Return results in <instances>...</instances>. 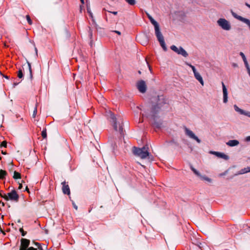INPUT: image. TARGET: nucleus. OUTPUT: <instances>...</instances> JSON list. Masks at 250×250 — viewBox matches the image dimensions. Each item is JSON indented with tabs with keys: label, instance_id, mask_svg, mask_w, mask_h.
Segmentation results:
<instances>
[{
	"label": "nucleus",
	"instance_id": "f257e3e1",
	"mask_svg": "<svg viewBox=\"0 0 250 250\" xmlns=\"http://www.w3.org/2000/svg\"><path fill=\"white\" fill-rule=\"evenodd\" d=\"M148 18L151 23L154 26L155 34L161 46L165 51H166L167 47L164 41V37L160 32L158 23L151 17L148 16Z\"/></svg>",
	"mask_w": 250,
	"mask_h": 250
},
{
	"label": "nucleus",
	"instance_id": "f03ea898",
	"mask_svg": "<svg viewBox=\"0 0 250 250\" xmlns=\"http://www.w3.org/2000/svg\"><path fill=\"white\" fill-rule=\"evenodd\" d=\"M132 151L134 155L140 157L141 159H145L149 156L148 147L144 146L142 148L133 147Z\"/></svg>",
	"mask_w": 250,
	"mask_h": 250
},
{
	"label": "nucleus",
	"instance_id": "7ed1b4c3",
	"mask_svg": "<svg viewBox=\"0 0 250 250\" xmlns=\"http://www.w3.org/2000/svg\"><path fill=\"white\" fill-rule=\"evenodd\" d=\"M111 118L112 120V122L113 123V126L115 130L119 132L121 134H122L123 132L122 123L117 124L116 119L114 114H111Z\"/></svg>",
	"mask_w": 250,
	"mask_h": 250
},
{
	"label": "nucleus",
	"instance_id": "20e7f679",
	"mask_svg": "<svg viewBox=\"0 0 250 250\" xmlns=\"http://www.w3.org/2000/svg\"><path fill=\"white\" fill-rule=\"evenodd\" d=\"M5 200L6 201L11 200L14 202H18L19 198V196L15 190H12L5 196Z\"/></svg>",
	"mask_w": 250,
	"mask_h": 250
},
{
	"label": "nucleus",
	"instance_id": "39448f33",
	"mask_svg": "<svg viewBox=\"0 0 250 250\" xmlns=\"http://www.w3.org/2000/svg\"><path fill=\"white\" fill-rule=\"evenodd\" d=\"M217 23L224 30H229L231 28L229 22L225 19H219L217 21Z\"/></svg>",
	"mask_w": 250,
	"mask_h": 250
},
{
	"label": "nucleus",
	"instance_id": "423d86ee",
	"mask_svg": "<svg viewBox=\"0 0 250 250\" xmlns=\"http://www.w3.org/2000/svg\"><path fill=\"white\" fill-rule=\"evenodd\" d=\"M170 48L172 50L177 53L178 54L182 55L183 56L186 57L188 54L187 52L182 47H177L175 45H172L170 46Z\"/></svg>",
	"mask_w": 250,
	"mask_h": 250
},
{
	"label": "nucleus",
	"instance_id": "0eeeda50",
	"mask_svg": "<svg viewBox=\"0 0 250 250\" xmlns=\"http://www.w3.org/2000/svg\"><path fill=\"white\" fill-rule=\"evenodd\" d=\"M193 250H209V248L206 243L199 242L195 245Z\"/></svg>",
	"mask_w": 250,
	"mask_h": 250
},
{
	"label": "nucleus",
	"instance_id": "6e6552de",
	"mask_svg": "<svg viewBox=\"0 0 250 250\" xmlns=\"http://www.w3.org/2000/svg\"><path fill=\"white\" fill-rule=\"evenodd\" d=\"M137 87L141 93H145L146 91V85L145 81L141 80L137 83Z\"/></svg>",
	"mask_w": 250,
	"mask_h": 250
},
{
	"label": "nucleus",
	"instance_id": "1a4fd4ad",
	"mask_svg": "<svg viewBox=\"0 0 250 250\" xmlns=\"http://www.w3.org/2000/svg\"><path fill=\"white\" fill-rule=\"evenodd\" d=\"M185 131L186 134L190 138H192L193 139H194L196 140L198 143H200L201 142V141L200 139H198V138L195 135V134L193 133V132L188 129L187 128H185Z\"/></svg>",
	"mask_w": 250,
	"mask_h": 250
},
{
	"label": "nucleus",
	"instance_id": "9d476101",
	"mask_svg": "<svg viewBox=\"0 0 250 250\" xmlns=\"http://www.w3.org/2000/svg\"><path fill=\"white\" fill-rule=\"evenodd\" d=\"M20 250H24L27 249L30 244V240L27 239L22 238Z\"/></svg>",
	"mask_w": 250,
	"mask_h": 250
},
{
	"label": "nucleus",
	"instance_id": "9b49d317",
	"mask_svg": "<svg viewBox=\"0 0 250 250\" xmlns=\"http://www.w3.org/2000/svg\"><path fill=\"white\" fill-rule=\"evenodd\" d=\"M62 192L65 194L70 195V190L68 185L65 181L62 182Z\"/></svg>",
	"mask_w": 250,
	"mask_h": 250
},
{
	"label": "nucleus",
	"instance_id": "f8f14e48",
	"mask_svg": "<svg viewBox=\"0 0 250 250\" xmlns=\"http://www.w3.org/2000/svg\"><path fill=\"white\" fill-rule=\"evenodd\" d=\"M223 87V101L225 103H226L228 101V92L227 89L223 82L222 83Z\"/></svg>",
	"mask_w": 250,
	"mask_h": 250
},
{
	"label": "nucleus",
	"instance_id": "ddd939ff",
	"mask_svg": "<svg viewBox=\"0 0 250 250\" xmlns=\"http://www.w3.org/2000/svg\"><path fill=\"white\" fill-rule=\"evenodd\" d=\"M211 153L215 154L217 157L223 158L224 159L227 160L229 159L228 156L223 153L218 152H212Z\"/></svg>",
	"mask_w": 250,
	"mask_h": 250
},
{
	"label": "nucleus",
	"instance_id": "4468645a",
	"mask_svg": "<svg viewBox=\"0 0 250 250\" xmlns=\"http://www.w3.org/2000/svg\"><path fill=\"white\" fill-rule=\"evenodd\" d=\"M194 75L195 78L202 85H204V81L200 74L198 72H196L194 73Z\"/></svg>",
	"mask_w": 250,
	"mask_h": 250
},
{
	"label": "nucleus",
	"instance_id": "2eb2a0df",
	"mask_svg": "<svg viewBox=\"0 0 250 250\" xmlns=\"http://www.w3.org/2000/svg\"><path fill=\"white\" fill-rule=\"evenodd\" d=\"M239 142L236 140H229L227 143V145L230 146H234L238 145Z\"/></svg>",
	"mask_w": 250,
	"mask_h": 250
},
{
	"label": "nucleus",
	"instance_id": "dca6fc26",
	"mask_svg": "<svg viewBox=\"0 0 250 250\" xmlns=\"http://www.w3.org/2000/svg\"><path fill=\"white\" fill-rule=\"evenodd\" d=\"M7 174V172L5 170H0V179H3Z\"/></svg>",
	"mask_w": 250,
	"mask_h": 250
},
{
	"label": "nucleus",
	"instance_id": "f3484780",
	"mask_svg": "<svg viewBox=\"0 0 250 250\" xmlns=\"http://www.w3.org/2000/svg\"><path fill=\"white\" fill-rule=\"evenodd\" d=\"M13 178L14 179H18L21 178V174L17 171H14V175H13Z\"/></svg>",
	"mask_w": 250,
	"mask_h": 250
},
{
	"label": "nucleus",
	"instance_id": "a211bd4d",
	"mask_svg": "<svg viewBox=\"0 0 250 250\" xmlns=\"http://www.w3.org/2000/svg\"><path fill=\"white\" fill-rule=\"evenodd\" d=\"M17 76H18V77L20 79H21L23 77V72H22V69H20L19 70V71L18 72Z\"/></svg>",
	"mask_w": 250,
	"mask_h": 250
},
{
	"label": "nucleus",
	"instance_id": "6ab92c4d",
	"mask_svg": "<svg viewBox=\"0 0 250 250\" xmlns=\"http://www.w3.org/2000/svg\"><path fill=\"white\" fill-rule=\"evenodd\" d=\"M234 107L236 111L240 112L241 114H244V111L243 110L240 109L237 105H235Z\"/></svg>",
	"mask_w": 250,
	"mask_h": 250
},
{
	"label": "nucleus",
	"instance_id": "aec40b11",
	"mask_svg": "<svg viewBox=\"0 0 250 250\" xmlns=\"http://www.w3.org/2000/svg\"><path fill=\"white\" fill-rule=\"evenodd\" d=\"M35 245L37 247V249H39V250H43L42 245L41 244L38 243V242H35L34 243Z\"/></svg>",
	"mask_w": 250,
	"mask_h": 250
},
{
	"label": "nucleus",
	"instance_id": "412c9836",
	"mask_svg": "<svg viewBox=\"0 0 250 250\" xmlns=\"http://www.w3.org/2000/svg\"><path fill=\"white\" fill-rule=\"evenodd\" d=\"M248 172H250V167H248L241 170V174H244Z\"/></svg>",
	"mask_w": 250,
	"mask_h": 250
},
{
	"label": "nucleus",
	"instance_id": "4be33fe9",
	"mask_svg": "<svg viewBox=\"0 0 250 250\" xmlns=\"http://www.w3.org/2000/svg\"><path fill=\"white\" fill-rule=\"evenodd\" d=\"M42 136L43 138L45 139L47 137V133L46 129L43 130L42 132Z\"/></svg>",
	"mask_w": 250,
	"mask_h": 250
},
{
	"label": "nucleus",
	"instance_id": "5701e85b",
	"mask_svg": "<svg viewBox=\"0 0 250 250\" xmlns=\"http://www.w3.org/2000/svg\"><path fill=\"white\" fill-rule=\"evenodd\" d=\"M26 19L28 21V23L30 24V25H31L32 24V21L30 19V17L29 16V15H27L26 16Z\"/></svg>",
	"mask_w": 250,
	"mask_h": 250
},
{
	"label": "nucleus",
	"instance_id": "b1692460",
	"mask_svg": "<svg viewBox=\"0 0 250 250\" xmlns=\"http://www.w3.org/2000/svg\"><path fill=\"white\" fill-rule=\"evenodd\" d=\"M191 170L193 171V172L197 176H201L199 172L197 171L193 167H191Z\"/></svg>",
	"mask_w": 250,
	"mask_h": 250
},
{
	"label": "nucleus",
	"instance_id": "393cba45",
	"mask_svg": "<svg viewBox=\"0 0 250 250\" xmlns=\"http://www.w3.org/2000/svg\"><path fill=\"white\" fill-rule=\"evenodd\" d=\"M0 147H4L6 148L7 147V142L6 141L2 142L0 145Z\"/></svg>",
	"mask_w": 250,
	"mask_h": 250
},
{
	"label": "nucleus",
	"instance_id": "a878e982",
	"mask_svg": "<svg viewBox=\"0 0 250 250\" xmlns=\"http://www.w3.org/2000/svg\"><path fill=\"white\" fill-rule=\"evenodd\" d=\"M129 4L133 5L135 4V0H125Z\"/></svg>",
	"mask_w": 250,
	"mask_h": 250
},
{
	"label": "nucleus",
	"instance_id": "bb28decb",
	"mask_svg": "<svg viewBox=\"0 0 250 250\" xmlns=\"http://www.w3.org/2000/svg\"><path fill=\"white\" fill-rule=\"evenodd\" d=\"M240 55L242 57L244 62L247 61L246 58L243 52H240Z\"/></svg>",
	"mask_w": 250,
	"mask_h": 250
},
{
	"label": "nucleus",
	"instance_id": "cd10ccee",
	"mask_svg": "<svg viewBox=\"0 0 250 250\" xmlns=\"http://www.w3.org/2000/svg\"><path fill=\"white\" fill-rule=\"evenodd\" d=\"M28 68H29L30 76L32 78V74L31 66V64L29 63H28Z\"/></svg>",
	"mask_w": 250,
	"mask_h": 250
},
{
	"label": "nucleus",
	"instance_id": "c85d7f7f",
	"mask_svg": "<svg viewBox=\"0 0 250 250\" xmlns=\"http://www.w3.org/2000/svg\"><path fill=\"white\" fill-rule=\"evenodd\" d=\"M20 231L21 233V235L23 236L25 235V234H26V232L24 231L22 228L20 229Z\"/></svg>",
	"mask_w": 250,
	"mask_h": 250
},
{
	"label": "nucleus",
	"instance_id": "c756f323",
	"mask_svg": "<svg viewBox=\"0 0 250 250\" xmlns=\"http://www.w3.org/2000/svg\"><path fill=\"white\" fill-rule=\"evenodd\" d=\"M187 64L191 68L193 73L197 72L196 70V69L194 66L190 64H188V63H187Z\"/></svg>",
	"mask_w": 250,
	"mask_h": 250
},
{
	"label": "nucleus",
	"instance_id": "7c9ffc66",
	"mask_svg": "<svg viewBox=\"0 0 250 250\" xmlns=\"http://www.w3.org/2000/svg\"><path fill=\"white\" fill-rule=\"evenodd\" d=\"M37 107H36L34 109V110L33 111V116L34 118L35 117V116L37 114Z\"/></svg>",
	"mask_w": 250,
	"mask_h": 250
},
{
	"label": "nucleus",
	"instance_id": "2f4dec72",
	"mask_svg": "<svg viewBox=\"0 0 250 250\" xmlns=\"http://www.w3.org/2000/svg\"><path fill=\"white\" fill-rule=\"evenodd\" d=\"M0 196L3 198L5 199V196H6V194L3 193L2 191H0Z\"/></svg>",
	"mask_w": 250,
	"mask_h": 250
},
{
	"label": "nucleus",
	"instance_id": "473e14b6",
	"mask_svg": "<svg viewBox=\"0 0 250 250\" xmlns=\"http://www.w3.org/2000/svg\"><path fill=\"white\" fill-rule=\"evenodd\" d=\"M244 62V63L245 64V66H246L247 69H248L250 68V67H249V64H248V62L247 61H245Z\"/></svg>",
	"mask_w": 250,
	"mask_h": 250
},
{
	"label": "nucleus",
	"instance_id": "72a5a7b5",
	"mask_svg": "<svg viewBox=\"0 0 250 250\" xmlns=\"http://www.w3.org/2000/svg\"><path fill=\"white\" fill-rule=\"evenodd\" d=\"M22 188V184L20 183L19 187H18V189H21Z\"/></svg>",
	"mask_w": 250,
	"mask_h": 250
},
{
	"label": "nucleus",
	"instance_id": "f704fd0d",
	"mask_svg": "<svg viewBox=\"0 0 250 250\" xmlns=\"http://www.w3.org/2000/svg\"><path fill=\"white\" fill-rule=\"evenodd\" d=\"M244 114H245V115H247V116H248L250 117V112L245 113L244 112Z\"/></svg>",
	"mask_w": 250,
	"mask_h": 250
},
{
	"label": "nucleus",
	"instance_id": "c9c22d12",
	"mask_svg": "<svg viewBox=\"0 0 250 250\" xmlns=\"http://www.w3.org/2000/svg\"><path fill=\"white\" fill-rule=\"evenodd\" d=\"M202 178L206 180H207V181H210V180L208 178H207V177H202Z\"/></svg>",
	"mask_w": 250,
	"mask_h": 250
},
{
	"label": "nucleus",
	"instance_id": "e433bc0d",
	"mask_svg": "<svg viewBox=\"0 0 250 250\" xmlns=\"http://www.w3.org/2000/svg\"><path fill=\"white\" fill-rule=\"evenodd\" d=\"M1 153L3 155H6L7 154L6 151H4L3 150L1 151Z\"/></svg>",
	"mask_w": 250,
	"mask_h": 250
},
{
	"label": "nucleus",
	"instance_id": "4c0bfd02",
	"mask_svg": "<svg viewBox=\"0 0 250 250\" xmlns=\"http://www.w3.org/2000/svg\"><path fill=\"white\" fill-rule=\"evenodd\" d=\"M115 33H117L118 35H121V32L120 31H114Z\"/></svg>",
	"mask_w": 250,
	"mask_h": 250
},
{
	"label": "nucleus",
	"instance_id": "58836bf2",
	"mask_svg": "<svg viewBox=\"0 0 250 250\" xmlns=\"http://www.w3.org/2000/svg\"><path fill=\"white\" fill-rule=\"evenodd\" d=\"M246 140L248 141H250V136L247 137Z\"/></svg>",
	"mask_w": 250,
	"mask_h": 250
},
{
	"label": "nucleus",
	"instance_id": "ea45409f",
	"mask_svg": "<svg viewBox=\"0 0 250 250\" xmlns=\"http://www.w3.org/2000/svg\"><path fill=\"white\" fill-rule=\"evenodd\" d=\"M112 14H113L114 15H116L117 14V12L116 11H114V12H111Z\"/></svg>",
	"mask_w": 250,
	"mask_h": 250
},
{
	"label": "nucleus",
	"instance_id": "a19ab883",
	"mask_svg": "<svg viewBox=\"0 0 250 250\" xmlns=\"http://www.w3.org/2000/svg\"><path fill=\"white\" fill-rule=\"evenodd\" d=\"M25 190L27 191L28 192H29V189L27 186L26 187Z\"/></svg>",
	"mask_w": 250,
	"mask_h": 250
},
{
	"label": "nucleus",
	"instance_id": "79ce46f5",
	"mask_svg": "<svg viewBox=\"0 0 250 250\" xmlns=\"http://www.w3.org/2000/svg\"><path fill=\"white\" fill-rule=\"evenodd\" d=\"M246 5L250 8V4L248 3H246Z\"/></svg>",
	"mask_w": 250,
	"mask_h": 250
},
{
	"label": "nucleus",
	"instance_id": "37998d69",
	"mask_svg": "<svg viewBox=\"0 0 250 250\" xmlns=\"http://www.w3.org/2000/svg\"><path fill=\"white\" fill-rule=\"evenodd\" d=\"M88 13H89L91 17H92V13L90 12V11H88Z\"/></svg>",
	"mask_w": 250,
	"mask_h": 250
},
{
	"label": "nucleus",
	"instance_id": "c03bdc74",
	"mask_svg": "<svg viewBox=\"0 0 250 250\" xmlns=\"http://www.w3.org/2000/svg\"><path fill=\"white\" fill-rule=\"evenodd\" d=\"M81 2L83 4L84 3V0H80Z\"/></svg>",
	"mask_w": 250,
	"mask_h": 250
},
{
	"label": "nucleus",
	"instance_id": "a18cd8bd",
	"mask_svg": "<svg viewBox=\"0 0 250 250\" xmlns=\"http://www.w3.org/2000/svg\"><path fill=\"white\" fill-rule=\"evenodd\" d=\"M75 208L76 209H77V207L76 206H75Z\"/></svg>",
	"mask_w": 250,
	"mask_h": 250
},
{
	"label": "nucleus",
	"instance_id": "49530a36",
	"mask_svg": "<svg viewBox=\"0 0 250 250\" xmlns=\"http://www.w3.org/2000/svg\"><path fill=\"white\" fill-rule=\"evenodd\" d=\"M75 208L76 209H77V207L76 206H75Z\"/></svg>",
	"mask_w": 250,
	"mask_h": 250
}]
</instances>
